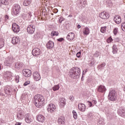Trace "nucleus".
<instances>
[{
  "label": "nucleus",
  "mask_w": 125,
  "mask_h": 125,
  "mask_svg": "<svg viewBox=\"0 0 125 125\" xmlns=\"http://www.w3.org/2000/svg\"><path fill=\"white\" fill-rule=\"evenodd\" d=\"M0 6H2L1 0H0Z\"/></svg>",
  "instance_id": "obj_61"
},
{
  "label": "nucleus",
  "mask_w": 125,
  "mask_h": 125,
  "mask_svg": "<svg viewBox=\"0 0 125 125\" xmlns=\"http://www.w3.org/2000/svg\"><path fill=\"white\" fill-rule=\"evenodd\" d=\"M86 72H87V69L85 70V73H86Z\"/></svg>",
  "instance_id": "obj_62"
},
{
  "label": "nucleus",
  "mask_w": 125,
  "mask_h": 125,
  "mask_svg": "<svg viewBox=\"0 0 125 125\" xmlns=\"http://www.w3.org/2000/svg\"><path fill=\"white\" fill-rule=\"evenodd\" d=\"M98 125H104V122L102 120H100L98 123H97Z\"/></svg>",
  "instance_id": "obj_41"
},
{
  "label": "nucleus",
  "mask_w": 125,
  "mask_h": 125,
  "mask_svg": "<svg viewBox=\"0 0 125 125\" xmlns=\"http://www.w3.org/2000/svg\"><path fill=\"white\" fill-rule=\"evenodd\" d=\"M113 33L114 35H117L118 34V28L116 27L113 30Z\"/></svg>",
  "instance_id": "obj_43"
},
{
  "label": "nucleus",
  "mask_w": 125,
  "mask_h": 125,
  "mask_svg": "<svg viewBox=\"0 0 125 125\" xmlns=\"http://www.w3.org/2000/svg\"><path fill=\"white\" fill-rule=\"evenodd\" d=\"M41 54V49L39 48H35L32 50V55L33 56H39Z\"/></svg>",
  "instance_id": "obj_11"
},
{
  "label": "nucleus",
  "mask_w": 125,
  "mask_h": 125,
  "mask_svg": "<svg viewBox=\"0 0 125 125\" xmlns=\"http://www.w3.org/2000/svg\"><path fill=\"white\" fill-rule=\"evenodd\" d=\"M58 122L59 125H64L65 124V118L63 116H61L59 118Z\"/></svg>",
  "instance_id": "obj_22"
},
{
  "label": "nucleus",
  "mask_w": 125,
  "mask_h": 125,
  "mask_svg": "<svg viewBox=\"0 0 125 125\" xmlns=\"http://www.w3.org/2000/svg\"><path fill=\"white\" fill-rule=\"evenodd\" d=\"M4 45V40L2 38H0V48H2V47H3V46Z\"/></svg>",
  "instance_id": "obj_30"
},
{
  "label": "nucleus",
  "mask_w": 125,
  "mask_h": 125,
  "mask_svg": "<svg viewBox=\"0 0 125 125\" xmlns=\"http://www.w3.org/2000/svg\"><path fill=\"white\" fill-rule=\"evenodd\" d=\"M17 117L18 120H22L24 118V112L22 110H20V111L17 113Z\"/></svg>",
  "instance_id": "obj_17"
},
{
  "label": "nucleus",
  "mask_w": 125,
  "mask_h": 125,
  "mask_svg": "<svg viewBox=\"0 0 125 125\" xmlns=\"http://www.w3.org/2000/svg\"><path fill=\"white\" fill-rule=\"evenodd\" d=\"M23 67V63H22L21 62H16L15 64V68L16 69H18V70H19L20 69H21Z\"/></svg>",
  "instance_id": "obj_24"
},
{
  "label": "nucleus",
  "mask_w": 125,
  "mask_h": 125,
  "mask_svg": "<svg viewBox=\"0 0 125 125\" xmlns=\"http://www.w3.org/2000/svg\"><path fill=\"white\" fill-rule=\"evenodd\" d=\"M87 103L88 104V105H89V107H92L93 106L92 102L87 101Z\"/></svg>",
  "instance_id": "obj_46"
},
{
  "label": "nucleus",
  "mask_w": 125,
  "mask_h": 125,
  "mask_svg": "<svg viewBox=\"0 0 125 125\" xmlns=\"http://www.w3.org/2000/svg\"><path fill=\"white\" fill-rule=\"evenodd\" d=\"M115 41L116 42H120V38H117L115 39Z\"/></svg>",
  "instance_id": "obj_55"
},
{
  "label": "nucleus",
  "mask_w": 125,
  "mask_h": 125,
  "mask_svg": "<svg viewBox=\"0 0 125 125\" xmlns=\"http://www.w3.org/2000/svg\"><path fill=\"white\" fill-rule=\"evenodd\" d=\"M114 21L116 24H120L122 22V18L119 15H116L114 17Z\"/></svg>",
  "instance_id": "obj_14"
},
{
  "label": "nucleus",
  "mask_w": 125,
  "mask_h": 125,
  "mask_svg": "<svg viewBox=\"0 0 125 125\" xmlns=\"http://www.w3.org/2000/svg\"><path fill=\"white\" fill-rule=\"evenodd\" d=\"M63 41H64V39L63 38H59L57 39L58 42H63Z\"/></svg>",
  "instance_id": "obj_53"
},
{
  "label": "nucleus",
  "mask_w": 125,
  "mask_h": 125,
  "mask_svg": "<svg viewBox=\"0 0 125 125\" xmlns=\"http://www.w3.org/2000/svg\"><path fill=\"white\" fill-rule=\"evenodd\" d=\"M31 3V0H24L23 1V5L24 6H28Z\"/></svg>",
  "instance_id": "obj_29"
},
{
  "label": "nucleus",
  "mask_w": 125,
  "mask_h": 125,
  "mask_svg": "<svg viewBox=\"0 0 125 125\" xmlns=\"http://www.w3.org/2000/svg\"><path fill=\"white\" fill-rule=\"evenodd\" d=\"M37 120L38 122H39L40 123H44V122L45 121L44 116H43L42 114L37 115Z\"/></svg>",
  "instance_id": "obj_16"
},
{
  "label": "nucleus",
  "mask_w": 125,
  "mask_h": 125,
  "mask_svg": "<svg viewBox=\"0 0 125 125\" xmlns=\"http://www.w3.org/2000/svg\"><path fill=\"white\" fill-rule=\"evenodd\" d=\"M59 103L60 105L62 106H65V99L64 98H60L59 99Z\"/></svg>",
  "instance_id": "obj_27"
},
{
  "label": "nucleus",
  "mask_w": 125,
  "mask_h": 125,
  "mask_svg": "<svg viewBox=\"0 0 125 125\" xmlns=\"http://www.w3.org/2000/svg\"><path fill=\"white\" fill-rule=\"evenodd\" d=\"M89 33V28H88V27L85 28L84 30L83 31V34H84V35H88Z\"/></svg>",
  "instance_id": "obj_32"
},
{
  "label": "nucleus",
  "mask_w": 125,
  "mask_h": 125,
  "mask_svg": "<svg viewBox=\"0 0 125 125\" xmlns=\"http://www.w3.org/2000/svg\"><path fill=\"white\" fill-rule=\"evenodd\" d=\"M47 107V111L50 113H53L56 111V106L53 104H49Z\"/></svg>",
  "instance_id": "obj_8"
},
{
  "label": "nucleus",
  "mask_w": 125,
  "mask_h": 125,
  "mask_svg": "<svg viewBox=\"0 0 125 125\" xmlns=\"http://www.w3.org/2000/svg\"><path fill=\"white\" fill-rule=\"evenodd\" d=\"M69 99H70V100H71V101H74V100L75 99V98H74V96H70L69 97Z\"/></svg>",
  "instance_id": "obj_52"
},
{
  "label": "nucleus",
  "mask_w": 125,
  "mask_h": 125,
  "mask_svg": "<svg viewBox=\"0 0 125 125\" xmlns=\"http://www.w3.org/2000/svg\"><path fill=\"white\" fill-rule=\"evenodd\" d=\"M20 10H21V7H20V5L18 4H15L13 5L12 9V13L14 15H17V14H19Z\"/></svg>",
  "instance_id": "obj_4"
},
{
  "label": "nucleus",
  "mask_w": 125,
  "mask_h": 125,
  "mask_svg": "<svg viewBox=\"0 0 125 125\" xmlns=\"http://www.w3.org/2000/svg\"><path fill=\"white\" fill-rule=\"evenodd\" d=\"M77 28H78V29H80V28H81V25L78 24V25H77Z\"/></svg>",
  "instance_id": "obj_59"
},
{
  "label": "nucleus",
  "mask_w": 125,
  "mask_h": 125,
  "mask_svg": "<svg viewBox=\"0 0 125 125\" xmlns=\"http://www.w3.org/2000/svg\"><path fill=\"white\" fill-rule=\"evenodd\" d=\"M106 28H107V27H106V26H104V27H101V32L102 33H104V32H105Z\"/></svg>",
  "instance_id": "obj_40"
},
{
  "label": "nucleus",
  "mask_w": 125,
  "mask_h": 125,
  "mask_svg": "<svg viewBox=\"0 0 125 125\" xmlns=\"http://www.w3.org/2000/svg\"><path fill=\"white\" fill-rule=\"evenodd\" d=\"M62 21H64V18H63L62 17H60L59 19L60 23H62Z\"/></svg>",
  "instance_id": "obj_50"
},
{
  "label": "nucleus",
  "mask_w": 125,
  "mask_h": 125,
  "mask_svg": "<svg viewBox=\"0 0 125 125\" xmlns=\"http://www.w3.org/2000/svg\"><path fill=\"white\" fill-rule=\"evenodd\" d=\"M30 88H31V89H32V90H35V89H36V86L35 85V84H32L30 86Z\"/></svg>",
  "instance_id": "obj_45"
},
{
  "label": "nucleus",
  "mask_w": 125,
  "mask_h": 125,
  "mask_svg": "<svg viewBox=\"0 0 125 125\" xmlns=\"http://www.w3.org/2000/svg\"><path fill=\"white\" fill-rule=\"evenodd\" d=\"M0 95L1 96H3V95H4V94H3V93H0Z\"/></svg>",
  "instance_id": "obj_60"
},
{
  "label": "nucleus",
  "mask_w": 125,
  "mask_h": 125,
  "mask_svg": "<svg viewBox=\"0 0 125 125\" xmlns=\"http://www.w3.org/2000/svg\"><path fill=\"white\" fill-rule=\"evenodd\" d=\"M46 46L48 49H51V48H53L54 46V43L50 41L47 43Z\"/></svg>",
  "instance_id": "obj_19"
},
{
  "label": "nucleus",
  "mask_w": 125,
  "mask_h": 125,
  "mask_svg": "<svg viewBox=\"0 0 125 125\" xmlns=\"http://www.w3.org/2000/svg\"><path fill=\"white\" fill-rule=\"evenodd\" d=\"M12 29L14 33H19L20 31V26L17 23H13Z\"/></svg>",
  "instance_id": "obj_10"
},
{
  "label": "nucleus",
  "mask_w": 125,
  "mask_h": 125,
  "mask_svg": "<svg viewBox=\"0 0 125 125\" xmlns=\"http://www.w3.org/2000/svg\"><path fill=\"white\" fill-rule=\"evenodd\" d=\"M25 118V121L27 124H31V122H32V116L29 114H26L24 116Z\"/></svg>",
  "instance_id": "obj_13"
},
{
  "label": "nucleus",
  "mask_w": 125,
  "mask_h": 125,
  "mask_svg": "<svg viewBox=\"0 0 125 125\" xmlns=\"http://www.w3.org/2000/svg\"><path fill=\"white\" fill-rule=\"evenodd\" d=\"M121 28L124 31V32H125V21L123 22L121 24Z\"/></svg>",
  "instance_id": "obj_37"
},
{
  "label": "nucleus",
  "mask_w": 125,
  "mask_h": 125,
  "mask_svg": "<svg viewBox=\"0 0 125 125\" xmlns=\"http://www.w3.org/2000/svg\"><path fill=\"white\" fill-rule=\"evenodd\" d=\"M106 4H108L109 6L112 5V1L111 0H106Z\"/></svg>",
  "instance_id": "obj_38"
},
{
  "label": "nucleus",
  "mask_w": 125,
  "mask_h": 125,
  "mask_svg": "<svg viewBox=\"0 0 125 125\" xmlns=\"http://www.w3.org/2000/svg\"><path fill=\"white\" fill-rule=\"evenodd\" d=\"M105 63H102L98 66L97 68L99 70V69H102V68H104L105 67Z\"/></svg>",
  "instance_id": "obj_35"
},
{
  "label": "nucleus",
  "mask_w": 125,
  "mask_h": 125,
  "mask_svg": "<svg viewBox=\"0 0 125 125\" xmlns=\"http://www.w3.org/2000/svg\"><path fill=\"white\" fill-rule=\"evenodd\" d=\"M22 16L23 17H25L26 19H29V18H31V17H32V13H31V12H28L26 14L23 13L22 14Z\"/></svg>",
  "instance_id": "obj_25"
},
{
  "label": "nucleus",
  "mask_w": 125,
  "mask_h": 125,
  "mask_svg": "<svg viewBox=\"0 0 125 125\" xmlns=\"http://www.w3.org/2000/svg\"><path fill=\"white\" fill-rule=\"evenodd\" d=\"M34 102L37 108H42L44 103V98L42 95L38 94L35 96Z\"/></svg>",
  "instance_id": "obj_1"
},
{
  "label": "nucleus",
  "mask_w": 125,
  "mask_h": 125,
  "mask_svg": "<svg viewBox=\"0 0 125 125\" xmlns=\"http://www.w3.org/2000/svg\"><path fill=\"white\" fill-rule=\"evenodd\" d=\"M59 88H60V87L59 86V84L58 85H55L53 87V90L54 91H56L57 90H59Z\"/></svg>",
  "instance_id": "obj_34"
},
{
  "label": "nucleus",
  "mask_w": 125,
  "mask_h": 125,
  "mask_svg": "<svg viewBox=\"0 0 125 125\" xmlns=\"http://www.w3.org/2000/svg\"><path fill=\"white\" fill-rule=\"evenodd\" d=\"M12 59L13 58L11 56H9L7 58H6L4 61L5 66H10V65H11V63H12Z\"/></svg>",
  "instance_id": "obj_7"
},
{
  "label": "nucleus",
  "mask_w": 125,
  "mask_h": 125,
  "mask_svg": "<svg viewBox=\"0 0 125 125\" xmlns=\"http://www.w3.org/2000/svg\"><path fill=\"white\" fill-rule=\"evenodd\" d=\"M92 104H94V105H95V104H96V103H97V102H96V101H95V100H93L92 101Z\"/></svg>",
  "instance_id": "obj_56"
},
{
  "label": "nucleus",
  "mask_w": 125,
  "mask_h": 125,
  "mask_svg": "<svg viewBox=\"0 0 125 125\" xmlns=\"http://www.w3.org/2000/svg\"><path fill=\"white\" fill-rule=\"evenodd\" d=\"M99 17L102 19H104V20H107L109 17H110V15L109 13L107 12H103L101 14H99Z\"/></svg>",
  "instance_id": "obj_6"
},
{
  "label": "nucleus",
  "mask_w": 125,
  "mask_h": 125,
  "mask_svg": "<svg viewBox=\"0 0 125 125\" xmlns=\"http://www.w3.org/2000/svg\"><path fill=\"white\" fill-rule=\"evenodd\" d=\"M113 42V39H112V37H109L108 39L107 40V42L108 43H110V42Z\"/></svg>",
  "instance_id": "obj_42"
},
{
  "label": "nucleus",
  "mask_w": 125,
  "mask_h": 125,
  "mask_svg": "<svg viewBox=\"0 0 125 125\" xmlns=\"http://www.w3.org/2000/svg\"><path fill=\"white\" fill-rule=\"evenodd\" d=\"M76 56L77 57H78V58H80L81 57V52L77 53L76 54Z\"/></svg>",
  "instance_id": "obj_51"
},
{
  "label": "nucleus",
  "mask_w": 125,
  "mask_h": 125,
  "mask_svg": "<svg viewBox=\"0 0 125 125\" xmlns=\"http://www.w3.org/2000/svg\"><path fill=\"white\" fill-rule=\"evenodd\" d=\"M33 76L34 81H38L41 80V75L40 74V73H39L38 72H34L33 74Z\"/></svg>",
  "instance_id": "obj_12"
},
{
  "label": "nucleus",
  "mask_w": 125,
  "mask_h": 125,
  "mask_svg": "<svg viewBox=\"0 0 125 125\" xmlns=\"http://www.w3.org/2000/svg\"><path fill=\"white\" fill-rule=\"evenodd\" d=\"M59 35L58 32L53 31L51 32V37H56Z\"/></svg>",
  "instance_id": "obj_33"
},
{
  "label": "nucleus",
  "mask_w": 125,
  "mask_h": 125,
  "mask_svg": "<svg viewBox=\"0 0 125 125\" xmlns=\"http://www.w3.org/2000/svg\"><path fill=\"white\" fill-rule=\"evenodd\" d=\"M16 83H19V76L18 75L16 76Z\"/></svg>",
  "instance_id": "obj_49"
},
{
  "label": "nucleus",
  "mask_w": 125,
  "mask_h": 125,
  "mask_svg": "<svg viewBox=\"0 0 125 125\" xmlns=\"http://www.w3.org/2000/svg\"><path fill=\"white\" fill-rule=\"evenodd\" d=\"M99 54H100V53H99V52L96 51V52L94 53V56H95V57H98V56H99Z\"/></svg>",
  "instance_id": "obj_44"
},
{
  "label": "nucleus",
  "mask_w": 125,
  "mask_h": 125,
  "mask_svg": "<svg viewBox=\"0 0 125 125\" xmlns=\"http://www.w3.org/2000/svg\"><path fill=\"white\" fill-rule=\"evenodd\" d=\"M87 117L88 118H89V119H92V118H93V115L92 114V112H89L87 114Z\"/></svg>",
  "instance_id": "obj_39"
},
{
  "label": "nucleus",
  "mask_w": 125,
  "mask_h": 125,
  "mask_svg": "<svg viewBox=\"0 0 125 125\" xmlns=\"http://www.w3.org/2000/svg\"><path fill=\"white\" fill-rule=\"evenodd\" d=\"M118 114L121 117L125 116V108H120L118 111Z\"/></svg>",
  "instance_id": "obj_21"
},
{
  "label": "nucleus",
  "mask_w": 125,
  "mask_h": 125,
  "mask_svg": "<svg viewBox=\"0 0 125 125\" xmlns=\"http://www.w3.org/2000/svg\"><path fill=\"white\" fill-rule=\"evenodd\" d=\"M28 84H30V81H27L25 82L23 84L24 86H26Z\"/></svg>",
  "instance_id": "obj_47"
},
{
  "label": "nucleus",
  "mask_w": 125,
  "mask_h": 125,
  "mask_svg": "<svg viewBox=\"0 0 125 125\" xmlns=\"http://www.w3.org/2000/svg\"><path fill=\"white\" fill-rule=\"evenodd\" d=\"M1 3L2 5H8L9 4V0H1Z\"/></svg>",
  "instance_id": "obj_28"
},
{
  "label": "nucleus",
  "mask_w": 125,
  "mask_h": 125,
  "mask_svg": "<svg viewBox=\"0 0 125 125\" xmlns=\"http://www.w3.org/2000/svg\"><path fill=\"white\" fill-rule=\"evenodd\" d=\"M75 60H77V59H75Z\"/></svg>",
  "instance_id": "obj_64"
},
{
  "label": "nucleus",
  "mask_w": 125,
  "mask_h": 125,
  "mask_svg": "<svg viewBox=\"0 0 125 125\" xmlns=\"http://www.w3.org/2000/svg\"><path fill=\"white\" fill-rule=\"evenodd\" d=\"M78 108L81 112H84L86 109V106L83 104H78Z\"/></svg>",
  "instance_id": "obj_15"
},
{
  "label": "nucleus",
  "mask_w": 125,
  "mask_h": 125,
  "mask_svg": "<svg viewBox=\"0 0 125 125\" xmlns=\"http://www.w3.org/2000/svg\"><path fill=\"white\" fill-rule=\"evenodd\" d=\"M72 113L73 114V117L75 120H77V118H78V114H77V112L76 111L73 110L72 111Z\"/></svg>",
  "instance_id": "obj_36"
},
{
  "label": "nucleus",
  "mask_w": 125,
  "mask_h": 125,
  "mask_svg": "<svg viewBox=\"0 0 125 125\" xmlns=\"http://www.w3.org/2000/svg\"><path fill=\"white\" fill-rule=\"evenodd\" d=\"M9 18V17H8V15H6L5 16V21H6L7 20H8Z\"/></svg>",
  "instance_id": "obj_54"
},
{
  "label": "nucleus",
  "mask_w": 125,
  "mask_h": 125,
  "mask_svg": "<svg viewBox=\"0 0 125 125\" xmlns=\"http://www.w3.org/2000/svg\"><path fill=\"white\" fill-rule=\"evenodd\" d=\"M34 38H35V39H39V38H40V36H39V33H36L34 35Z\"/></svg>",
  "instance_id": "obj_48"
},
{
  "label": "nucleus",
  "mask_w": 125,
  "mask_h": 125,
  "mask_svg": "<svg viewBox=\"0 0 125 125\" xmlns=\"http://www.w3.org/2000/svg\"><path fill=\"white\" fill-rule=\"evenodd\" d=\"M5 93L6 94H10L11 93V88L10 87H5L4 89Z\"/></svg>",
  "instance_id": "obj_26"
},
{
  "label": "nucleus",
  "mask_w": 125,
  "mask_h": 125,
  "mask_svg": "<svg viewBox=\"0 0 125 125\" xmlns=\"http://www.w3.org/2000/svg\"><path fill=\"white\" fill-rule=\"evenodd\" d=\"M108 98L109 100H110L111 101H116V100H117L116 91H115V90L112 89L109 91Z\"/></svg>",
  "instance_id": "obj_3"
},
{
  "label": "nucleus",
  "mask_w": 125,
  "mask_h": 125,
  "mask_svg": "<svg viewBox=\"0 0 125 125\" xmlns=\"http://www.w3.org/2000/svg\"><path fill=\"white\" fill-rule=\"evenodd\" d=\"M15 125H21V123L20 122H17L16 123V124H15Z\"/></svg>",
  "instance_id": "obj_57"
},
{
  "label": "nucleus",
  "mask_w": 125,
  "mask_h": 125,
  "mask_svg": "<svg viewBox=\"0 0 125 125\" xmlns=\"http://www.w3.org/2000/svg\"><path fill=\"white\" fill-rule=\"evenodd\" d=\"M22 73L24 77L26 78H29V77H31L32 76V71L30 70V69H25L22 70Z\"/></svg>",
  "instance_id": "obj_9"
},
{
  "label": "nucleus",
  "mask_w": 125,
  "mask_h": 125,
  "mask_svg": "<svg viewBox=\"0 0 125 125\" xmlns=\"http://www.w3.org/2000/svg\"><path fill=\"white\" fill-rule=\"evenodd\" d=\"M36 30V26L33 24L28 25L27 28V32L28 34H34Z\"/></svg>",
  "instance_id": "obj_5"
},
{
  "label": "nucleus",
  "mask_w": 125,
  "mask_h": 125,
  "mask_svg": "<svg viewBox=\"0 0 125 125\" xmlns=\"http://www.w3.org/2000/svg\"><path fill=\"white\" fill-rule=\"evenodd\" d=\"M106 90V88L103 85H101L98 86V91H99V92H102L103 93L104 92H105Z\"/></svg>",
  "instance_id": "obj_18"
},
{
  "label": "nucleus",
  "mask_w": 125,
  "mask_h": 125,
  "mask_svg": "<svg viewBox=\"0 0 125 125\" xmlns=\"http://www.w3.org/2000/svg\"><path fill=\"white\" fill-rule=\"evenodd\" d=\"M81 75V69L79 67H73L69 71V77L72 79H79Z\"/></svg>",
  "instance_id": "obj_2"
},
{
  "label": "nucleus",
  "mask_w": 125,
  "mask_h": 125,
  "mask_svg": "<svg viewBox=\"0 0 125 125\" xmlns=\"http://www.w3.org/2000/svg\"><path fill=\"white\" fill-rule=\"evenodd\" d=\"M112 49L113 54H116L117 52H118V48H117V46L116 45H113Z\"/></svg>",
  "instance_id": "obj_31"
},
{
  "label": "nucleus",
  "mask_w": 125,
  "mask_h": 125,
  "mask_svg": "<svg viewBox=\"0 0 125 125\" xmlns=\"http://www.w3.org/2000/svg\"><path fill=\"white\" fill-rule=\"evenodd\" d=\"M20 42V39H19V37H14L12 39V43H13V44H17Z\"/></svg>",
  "instance_id": "obj_20"
},
{
  "label": "nucleus",
  "mask_w": 125,
  "mask_h": 125,
  "mask_svg": "<svg viewBox=\"0 0 125 125\" xmlns=\"http://www.w3.org/2000/svg\"><path fill=\"white\" fill-rule=\"evenodd\" d=\"M66 38L68 41H73L75 39V34L73 33H69Z\"/></svg>",
  "instance_id": "obj_23"
},
{
  "label": "nucleus",
  "mask_w": 125,
  "mask_h": 125,
  "mask_svg": "<svg viewBox=\"0 0 125 125\" xmlns=\"http://www.w3.org/2000/svg\"><path fill=\"white\" fill-rule=\"evenodd\" d=\"M0 68H1V66H0Z\"/></svg>",
  "instance_id": "obj_63"
},
{
  "label": "nucleus",
  "mask_w": 125,
  "mask_h": 125,
  "mask_svg": "<svg viewBox=\"0 0 125 125\" xmlns=\"http://www.w3.org/2000/svg\"><path fill=\"white\" fill-rule=\"evenodd\" d=\"M21 99H22V100H24L25 99V98L24 97V95L21 96Z\"/></svg>",
  "instance_id": "obj_58"
}]
</instances>
